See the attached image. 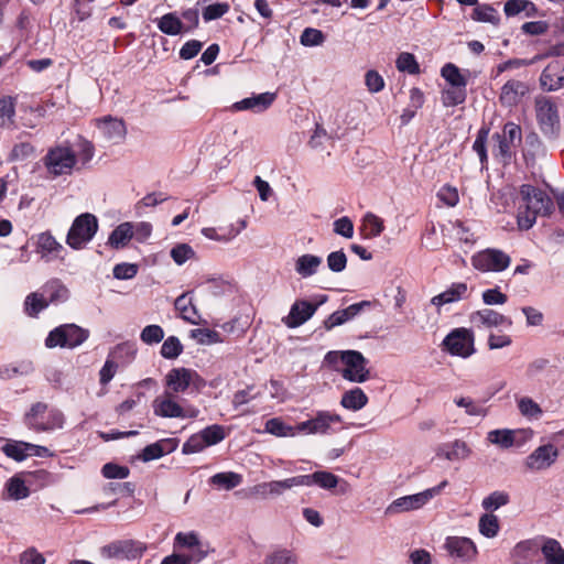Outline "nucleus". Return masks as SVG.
Masks as SVG:
<instances>
[{
    "label": "nucleus",
    "mask_w": 564,
    "mask_h": 564,
    "mask_svg": "<svg viewBox=\"0 0 564 564\" xmlns=\"http://www.w3.org/2000/svg\"><path fill=\"white\" fill-rule=\"evenodd\" d=\"M535 112L541 131L555 138L560 131L557 106L550 98L540 97L535 100Z\"/></svg>",
    "instance_id": "12"
},
{
    "label": "nucleus",
    "mask_w": 564,
    "mask_h": 564,
    "mask_svg": "<svg viewBox=\"0 0 564 564\" xmlns=\"http://www.w3.org/2000/svg\"><path fill=\"white\" fill-rule=\"evenodd\" d=\"M191 338H193L199 345H213L223 341L220 334L209 328L192 329Z\"/></svg>",
    "instance_id": "54"
},
{
    "label": "nucleus",
    "mask_w": 564,
    "mask_h": 564,
    "mask_svg": "<svg viewBox=\"0 0 564 564\" xmlns=\"http://www.w3.org/2000/svg\"><path fill=\"white\" fill-rule=\"evenodd\" d=\"M442 77L446 80L448 86L453 87H466L467 78L462 70L452 63L445 64L441 69Z\"/></svg>",
    "instance_id": "44"
},
{
    "label": "nucleus",
    "mask_w": 564,
    "mask_h": 564,
    "mask_svg": "<svg viewBox=\"0 0 564 564\" xmlns=\"http://www.w3.org/2000/svg\"><path fill=\"white\" fill-rule=\"evenodd\" d=\"M165 388L172 394L184 393L188 389L200 391L206 381L193 369L180 367L171 369L164 378Z\"/></svg>",
    "instance_id": "5"
},
{
    "label": "nucleus",
    "mask_w": 564,
    "mask_h": 564,
    "mask_svg": "<svg viewBox=\"0 0 564 564\" xmlns=\"http://www.w3.org/2000/svg\"><path fill=\"white\" fill-rule=\"evenodd\" d=\"M276 95L274 93H262L253 95L251 97L243 98L240 101L235 102L231 106L234 111H246L250 110L256 113L267 110L275 100Z\"/></svg>",
    "instance_id": "22"
},
{
    "label": "nucleus",
    "mask_w": 564,
    "mask_h": 564,
    "mask_svg": "<svg viewBox=\"0 0 564 564\" xmlns=\"http://www.w3.org/2000/svg\"><path fill=\"white\" fill-rule=\"evenodd\" d=\"M384 230L383 220L372 213H367L361 221L360 231L365 238L371 239L381 235Z\"/></svg>",
    "instance_id": "36"
},
{
    "label": "nucleus",
    "mask_w": 564,
    "mask_h": 564,
    "mask_svg": "<svg viewBox=\"0 0 564 564\" xmlns=\"http://www.w3.org/2000/svg\"><path fill=\"white\" fill-rule=\"evenodd\" d=\"M145 550L147 547L142 542L133 540L117 541L104 547V552L108 556L122 560L139 558Z\"/></svg>",
    "instance_id": "19"
},
{
    "label": "nucleus",
    "mask_w": 564,
    "mask_h": 564,
    "mask_svg": "<svg viewBox=\"0 0 564 564\" xmlns=\"http://www.w3.org/2000/svg\"><path fill=\"white\" fill-rule=\"evenodd\" d=\"M98 228V219L94 214H80L74 219L66 235V243L74 250H80L93 240Z\"/></svg>",
    "instance_id": "4"
},
{
    "label": "nucleus",
    "mask_w": 564,
    "mask_h": 564,
    "mask_svg": "<svg viewBox=\"0 0 564 564\" xmlns=\"http://www.w3.org/2000/svg\"><path fill=\"white\" fill-rule=\"evenodd\" d=\"M344 423L341 415L332 411L321 410L310 420L300 422L297 430L304 435H327L337 431L336 425Z\"/></svg>",
    "instance_id": "9"
},
{
    "label": "nucleus",
    "mask_w": 564,
    "mask_h": 564,
    "mask_svg": "<svg viewBox=\"0 0 564 564\" xmlns=\"http://www.w3.org/2000/svg\"><path fill=\"white\" fill-rule=\"evenodd\" d=\"M469 322L477 328H497L500 326L511 327L512 325L510 317L491 308H482L473 312L469 315Z\"/></svg>",
    "instance_id": "18"
},
{
    "label": "nucleus",
    "mask_w": 564,
    "mask_h": 564,
    "mask_svg": "<svg viewBox=\"0 0 564 564\" xmlns=\"http://www.w3.org/2000/svg\"><path fill=\"white\" fill-rule=\"evenodd\" d=\"M96 126L104 139L107 141L119 144L127 135V127L122 119L105 116L96 119Z\"/></svg>",
    "instance_id": "17"
},
{
    "label": "nucleus",
    "mask_w": 564,
    "mask_h": 564,
    "mask_svg": "<svg viewBox=\"0 0 564 564\" xmlns=\"http://www.w3.org/2000/svg\"><path fill=\"white\" fill-rule=\"evenodd\" d=\"M20 564H45L44 555L36 547L30 546L20 554Z\"/></svg>",
    "instance_id": "64"
},
{
    "label": "nucleus",
    "mask_w": 564,
    "mask_h": 564,
    "mask_svg": "<svg viewBox=\"0 0 564 564\" xmlns=\"http://www.w3.org/2000/svg\"><path fill=\"white\" fill-rule=\"evenodd\" d=\"M327 300L326 295H322L321 300L313 304L305 300H296L289 314L282 318L283 324L288 328H296L306 323L317 311L318 306L325 303Z\"/></svg>",
    "instance_id": "16"
},
{
    "label": "nucleus",
    "mask_w": 564,
    "mask_h": 564,
    "mask_svg": "<svg viewBox=\"0 0 564 564\" xmlns=\"http://www.w3.org/2000/svg\"><path fill=\"white\" fill-rule=\"evenodd\" d=\"M177 446L178 441L176 438H162L145 446L139 455V458L142 462L159 459L164 455L173 453Z\"/></svg>",
    "instance_id": "24"
},
{
    "label": "nucleus",
    "mask_w": 564,
    "mask_h": 564,
    "mask_svg": "<svg viewBox=\"0 0 564 564\" xmlns=\"http://www.w3.org/2000/svg\"><path fill=\"white\" fill-rule=\"evenodd\" d=\"M473 19L479 22H488L495 25L500 21L497 11L490 6L476 7L473 11Z\"/></svg>",
    "instance_id": "60"
},
{
    "label": "nucleus",
    "mask_w": 564,
    "mask_h": 564,
    "mask_svg": "<svg viewBox=\"0 0 564 564\" xmlns=\"http://www.w3.org/2000/svg\"><path fill=\"white\" fill-rule=\"evenodd\" d=\"M545 564H564V547L555 539H547L541 547Z\"/></svg>",
    "instance_id": "35"
},
{
    "label": "nucleus",
    "mask_w": 564,
    "mask_h": 564,
    "mask_svg": "<svg viewBox=\"0 0 564 564\" xmlns=\"http://www.w3.org/2000/svg\"><path fill=\"white\" fill-rule=\"evenodd\" d=\"M325 361L333 365L341 377L352 383H364L370 379L368 360L357 350L329 351Z\"/></svg>",
    "instance_id": "2"
},
{
    "label": "nucleus",
    "mask_w": 564,
    "mask_h": 564,
    "mask_svg": "<svg viewBox=\"0 0 564 564\" xmlns=\"http://www.w3.org/2000/svg\"><path fill=\"white\" fill-rule=\"evenodd\" d=\"M152 409L154 415L163 419H195L199 414V410L194 406H182L175 394L167 391L153 400Z\"/></svg>",
    "instance_id": "6"
},
{
    "label": "nucleus",
    "mask_w": 564,
    "mask_h": 564,
    "mask_svg": "<svg viewBox=\"0 0 564 564\" xmlns=\"http://www.w3.org/2000/svg\"><path fill=\"white\" fill-rule=\"evenodd\" d=\"M509 500L510 498L507 492L497 490L482 499L481 507L488 511L487 513H492V511L508 505Z\"/></svg>",
    "instance_id": "53"
},
{
    "label": "nucleus",
    "mask_w": 564,
    "mask_h": 564,
    "mask_svg": "<svg viewBox=\"0 0 564 564\" xmlns=\"http://www.w3.org/2000/svg\"><path fill=\"white\" fill-rule=\"evenodd\" d=\"M123 346H118L107 358L105 365L102 366L99 376H100V383L107 384L116 375L118 365L113 361V356L122 350Z\"/></svg>",
    "instance_id": "58"
},
{
    "label": "nucleus",
    "mask_w": 564,
    "mask_h": 564,
    "mask_svg": "<svg viewBox=\"0 0 564 564\" xmlns=\"http://www.w3.org/2000/svg\"><path fill=\"white\" fill-rule=\"evenodd\" d=\"M183 351L180 339L175 336L167 337L161 346V355L166 359H175Z\"/></svg>",
    "instance_id": "59"
},
{
    "label": "nucleus",
    "mask_w": 564,
    "mask_h": 564,
    "mask_svg": "<svg viewBox=\"0 0 564 564\" xmlns=\"http://www.w3.org/2000/svg\"><path fill=\"white\" fill-rule=\"evenodd\" d=\"M242 482V476L234 471L215 474L209 478V484L218 489L231 490Z\"/></svg>",
    "instance_id": "38"
},
{
    "label": "nucleus",
    "mask_w": 564,
    "mask_h": 564,
    "mask_svg": "<svg viewBox=\"0 0 564 564\" xmlns=\"http://www.w3.org/2000/svg\"><path fill=\"white\" fill-rule=\"evenodd\" d=\"M264 432L276 437H294L301 434L295 426L284 423L280 417H272L264 424Z\"/></svg>",
    "instance_id": "34"
},
{
    "label": "nucleus",
    "mask_w": 564,
    "mask_h": 564,
    "mask_svg": "<svg viewBox=\"0 0 564 564\" xmlns=\"http://www.w3.org/2000/svg\"><path fill=\"white\" fill-rule=\"evenodd\" d=\"M474 340L473 330L460 327L455 328L444 338L443 346L451 355L467 358L475 352Z\"/></svg>",
    "instance_id": "14"
},
{
    "label": "nucleus",
    "mask_w": 564,
    "mask_h": 564,
    "mask_svg": "<svg viewBox=\"0 0 564 564\" xmlns=\"http://www.w3.org/2000/svg\"><path fill=\"white\" fill-rule=\"evenodd\" d=\"M24 420L26 426L35 432H52L64 425L63 413L43 402L33 404Z\"/></svg>",
    "instance_id": "3"
},
{
    "label": "nucleus",
    "mask_w": 564,
    "mask_h": 564,
    "mask_svg": "<svg viewBox=\"0 0 564 564\" xmlns=\"http://www.w3.org/2000/svg\"><path fill=\"white\" fill-rule=\"evenodd\" d=\"M48 305V301L44 294V292H33L30 293L24 301V311L29 316H36L41 311L46 308Z\"/></svg>",
    "instance_id": "45"
},
{
    "label": "nucleus",
    "mask_w": 564,
    "mask_h": 564,
    "mask_svg": "<svg viewBox=\"0 0 564 564\" xmlns=\"http://www.w3.org/2000/svg\"><path fill=\"white\" fill-rule=\"evenodd\" d=\"M527 91L528 87L524 83L511 79L502 86L500 101L502 105L508 107L514 106L520 102Z\"/></svg>",
    "instance_id": "27"
},
{
    "label": "nucleus",
    "mask_w": 564,
    "mask_h": 564,
    "mask_svg": "<svg viewBox=\"0 0 564 564\" xmlns=\"http://www.w3.org/2000/svg\"><path fill=\"white\" fill-rule=\"evenodd\" d=\"M301 479H304L302 487L317 485L324 489H333L339 482V478L336 475L328 471H315L312 475H301Z\"/></svg>",
    "instance_id": "33"
},
{
    "label": "nucleus",
    "mask_w": 564,
    "mask_h": 564,
    "mask_svg": "<svg viewBox=\"0 0 564 564\" xmlns=\"http://www.w3.org/2000/svg\"><path fill=\"white\" fill-rule=\"evenodd\" d=\"M365 85L370 94H377L383 90L386 83L377 70L369 69L365 74Z\"/></svg>",
    "instance_id": "62"
},
{
    "label": "nucleus",
    "mask_w": 564,
    "mask_h": 564,
    "mask_svg": "<svg viewBox=\"0 0 564 564\" xmlns=\"http://www.w3.org/2000/svg\"><path fill=\"white\" fill-rule=\"evenodd\" d=\"M15 99L10 96L0 98V126L11 128L14 123Z\"/></svg>",
    "instance_id": "46"
},
{
    "label": "nucleus",
    "mask_w": 564,
    "mask_h": 564,
    "mask_svg": "<svg viewBox=\"0 0 564 564\" xmlns=\"http://www.w3.org/2000/svg\"><path fill=\"white\" fill-rule=\"evenodd\" d=\"M395 66L399 72L409 73L411 75L419 74L420 72L415 56L408 52H403L398 56Z\"/></svg>",
    "instance_id": "57"
},
{
    "label": "nucleus",
    "mask_w": 564,
    "mask_h": 564,
    "mask_svg": "<svg viewBox=\"0 0 564 564\" xmlns=\"http://www.w3.org/2000/svg\"><path fill=\"white\" fill-rule=\"evenodd\" d=\"M478 530L487 539L496 538L500 530L498 517L487 512L481 514L478 521Z\"/></svg>",
    "instance_id": "41"
},
{
    "label": "nucleus",
    "mask_w": 564,
    "mask_h": 564,
    "mask_svg": "<svg viewBox=\"0 0 564 564\" xmlns=\"http://www.w3.org/2000/svg\"><path fill=\"white\" fill-rule=\"evenodd\" d=\"M322 263L321 257L305 253L295 260L294 270L301 278L306 279L316 274Z\"/></svg>",
    "instance_id": "29"
},
{
    "label": "nucleus",
    "mask_w": 564,
    "mask_h": 564,
    "mask_svg": "<svg viewBox=\"0 0 564 564\" xmlns=\"http://www.w3.org/2000/svg\"><path fill=\"white\" fill-rule=\"evenodd\" d=\"M48 303H62L68 299V289L57 279L51 280L43 286Z\"/></svg>",
    "instance_id": "37"
},
{
    "label": "nucleus",
    "mask_w": 564,
    "mask_h": 564,
    "mask_svg": "<svg viewBox=\"0 0 564 564\" xmlns=\"http://www.w3.org/2000/svg\"><path fill=\"white\" fill-rule=\"evenodd\" d=\"M454 403L458 408L465 409V413L470 416H480L485 417L488 413L487 408H485L479 402L475 401L469 397H459L454 400Z\"/></svg>",
    "instance_id": "50"
},
{
    "label": "nucleus",
    "mask_w": 564,
    "mask_h": 564,
    "mask_svg": "<svg viewBox=\"0 0 564 564\" xmlns=\"http://www.w3.org/2000/svg\"><path fill=\"white\" fill-rule=\"evenodd\" d=\"M447 480H443L440 485L429 488L424 491L403 496L395 500H393L387 508V513L389 514H398L402 512H409L413 510L421 509L425 506L431 499L435 496L440 495L441 491L447 486Z\"/></svg>",
    "instance_id": "8"
},
{
    "label": "nucleus",
    "mask_w": 564,
    "mask_h": 564,
    "mask_svg": "<svg viewBox=\"0 0 564 564\" xmlns=\"http://www.w3.org/2000/svg\"><path fill=\"white\" fill-rule=\"evenodd\" d=\"M326 40L325 34L314 28H306L300 36V43L305 47L323 45Z\"/></svg>",
    "instance_id": "55"
},
{
    "label": "nucleus",
    "mask_w": 564,
    "mask_h": 564,
    "mask_svg": "<svg viewBox=\"0 0 564 564\" xmlns=\"http://www.w3.org/2000/svg\"><path fill=\"white\" fill-rule=\"evenodd\" d=\"M133 237V224L126 221L117 226L108 238V245L113 249L124 248Z\"/></svg>",
    "instance_id": "32"
},
{
    "label": "nucleus",
    "mask_w": 564,
    "mask_h": 564,
    "mask_svg": "<svg viewBox=\"0 0 564 564\" xmlns=\"http://www.w3.org/2000/svg\"><path fill=\"white\" fill-rule=\"evenodd\" d=\"M487 441L501 449L512 447L511 429H497L487 433Z\"/></svg>",
    "instance_id": "52"
},
{
    "label": "nucleus",
    "mask_w": 564,
    "mask_h": 564,
    "mask_svg": "<svg viewBox=\"0 0 564 564\" xmlns=\"http://www.w3.org/2000/svg\"><path fill=\"white\" fill-rule=\"evenodd\" d=\"M303 482H304V479H301V475L285 478L282 480H271V481H269L270 494H271L272 498L279 497V496L283 495L286 490H291L295 487H302Z\"/></svg>",
    "instance_id": "48"
},
{
    "label": "nucleus",
    "mask_w": 564,
    "mask_h": 564,
    "mask_svg": "<svg viewBox=\"0 0 564 564\" xmlns=\"http://www.w3.org/2000/svg\"><path fill=\"white\" fill-rule=\"evenodd\" d=\"M200 434L207 447L220 443L226 437L225 427L218 424L205 427L200 431Z\"/></svg>",
    "instance_id": "56"
},
{
    "label": "nucleus",
    "mask_w": 564,
    "mask_h": 564,
    "mask_svg": "<svg viewBox=\"0 0 564 564\" xmlns=\"http://www.w3.org/2000/svg\"><path fill=\"white\" fill-rule=\"evenodd\" d=\"M170 256L177 265L196 260V252L188 243H176L170 251Z\"/></svg>",
    "instance_id": "51"
},
{
    "label": "nucleus",
    "mask_w": 564,
    "mask_h": 564,
    "mask_svg": "<svg viewBox=\"0 0 564 564\" xmlns=\"http://www.w3.org/2000/svg\"><path fill=\"white\" fill-rule=\"evenodd\" d=\"M1 451L9 458L22 462L29 457V443L10 440L1 447Z\"/></svg>",
    "instance_id": "42"
},
{
    "label": "nucleus",
    "mask_w": 564,
    "mask_h": 564,
    "mask_svg": "<svg viewBox=\"0 0 564 564\" xmlns=\"http://www.w3.org/2000/svg\"><path fill=\"white\" fill-rule=\"evenodd\" d=\"M4 499L22 500L30 496V489L21 475L9 478L4 485Z\"/></svg>",
    "instance_id": "30"
},
{
    "label": "nucleus",
    "mask_w": 564,
    "mask_h": 564,
    "mask_svg": "<svg viewBox=\"0 0 564 564\" xmlns=\"http://www.w3.org/2000/svg\"><path fill=\"white\" fill-rule=\"evenodd\" d=\"M517 408L520 414L530 421L540 420L544 413L540 404L530 397L517 399Z\"/></svg>",
    "instance_id": "40"
},
{
    "label": "nucleus",
    "mask_w": 564,
    "mask_h": 564,
    "mask_svg": "<svg viewBox=\"0 0 564 564\" xmlns=\"http://www.w3.org/2000/svg\"><path fill=\"white\" fill-rule=\"evenodd\" d=\"M88 338V330L75 325L65 324L50 332L45 339L48 348H75L82 345Z\"/></svg>",
    "instance_id": "10"
},
{
    "label": "nucleus",
    "mask_w": 564,
    "mask_h": 564,
    "mask_svg": "<svg viewBox=\"0 0 564 564\" xmlns=\"http://www.w3.org/2000/svg\"><path fill=\"white\" fill-rule=\"evenodd\" d=\"M44 164L54 176L68 174L76 164V154L69 147L57 145L48 150Z\"/></svg>",
    "instance_id": "13"
},
{
    "label": "nucleus",
    "mask_w": 564,
    "mask_h": 564,
    "mask_svg": "<svg viewBox=\"0 0 564 564\" xmlns=\"http://www.w3.org/2000/svg\"><path fill=\"white\" fill-rule=\"evenodd\" d=\"M510 257L498 249H486L471 257L473 267L481 272H501L510 265Z\"/></svg>",
    "instance_id": "15"
},
{
    "label": "nucleus",
    "mask_w": 564,
    "mask_h": 564,
    "mask_svg": "<svg viewBox=\"0 0 564 564\" xmlns=\"http://www.w3.org/2000/svg\"><path fill=\"white\" fill-rule=\"evenodd\" d=\"M163 338V328L155 324L145 326L140 334V339L147 345L159 344Z\"/></svg>",
    "instance_id": "61"
},
{
    "label": "nucleus",
    "mask_w": 564,
    "mask_h": 564,
    "mask_svg": "<svg viewBox=\"0 0 564 564\" xmlns=\"http://www.w3.org/2000/svg\"><path fill=\"white\" fill-rule=\"evenodd\" d=\"M466 87L448 86L442 90V102L445 107L458 106L466 100Z\"/></svg>",
    "instance_id": "49"
},
{
    "label": "nucleus",
    "mask_w": 564,
    "mask_h": 564,
    "mask_svg": "<svg viewBox=\"0 0 564 564\" xmlns=\"http://www.w3.org/2000/svg\"><path fill=\"white\" fill-rule=\"evenodd\" d=\"M470 290L465 282H454L442 293L433 296L430 301L431 305L435 306L440 313L442 307L447 304H453L468 299Z\"/></svg>",
    "instance_id": "21"
},
{
    "label": "nucleus",
    "mask_w": 564,
    "mask_h": 564,
    "mask_svg": "<svg viewBox=\"0 0 564 564\" xmlns=\"http://www.w3.org/2000/svg\"><path fill=\"white\" fill-rule=\"evenodd\" d=\"M263 564H299V557L292 550L280 547L269 553Z\"/></svg>",
    "instance_id": "47"
},
{
    "label": "nucleus",
    "mask_w": 564,
    "mask_h": 564,
    "mask_svg": "<svg viewBox=\"0 0 564 564\" xmlns=\"http://www.w3.org/2000/svg\"><path fill=\"white\" fill-rule=\"evenodd\" d=\"M175 308L180 312L181 317L191 324L199 323V315L192 303V300L186 295L182 294L175 300Z\"/></svg>",
    "instance_id": "39"
},
{
    "label": "nucleus",
    "mask_w": 564,
    "mask_h": 564,
    "mask_svg": "<svg viewBox=\"0 0 564 564\" xmlns=\"http://www.w3.org/2000/svg\"><path fill=\"white\" fill-rule=\"evenodd\" d=\"M521 203L518 209V226L522 230L533 227L539 216H546L553 208L551 197L542 189L524 184L520 188Z\"/></svg>",
    "instance_id": "1"
},
{
    "label": "nucleus",
    "mask_w": 564,
    "mask_h": 564,
    "mask_svg": "<svg viewBox=\"0 0 564 564\" xmlns=\"http://www.w3.org/2000/svg\"><path fill=\"white\" fill-rule=\"evenodd\" d=\"M558 456L560 451L554 444H541L523 459V468L532 474L546 471L555 465Z\"/></svg>",
    "instance_id": "11"
},
{
    "label": "nucleus",
    "mask_w": 564,
    "mask_h": 564,
    "mask_svg": "<svg viewBox=\"0 0 564 564\" xmlns=\"http://www.w3.org/2000/svg\"><path fill=\"white\" fill-rule=\"evenodd\" d=\"M159 30L167 35H177L184 31V24L176 13H166L158 21Z\"/></svg>",
    "instance_id": "43"
},
{
    "label": "nucleus",
    "mask_w": 564,
    "mask_h": 564,
    "mask_svg": "<svg viewBox=\"0 0 564 564\" xmlns=\"http://www.w3.org/2000/svg\"><path fill=\"white\" fill-rule=\"evenodd\" d=\"M471 451L466 442L456 440L453 443L438 448L437 456L447 460H463L469 457Z\"/></svg>",
    "instance_id": "31"
},
{
    "label": "nucleus",
    "mask_w": 564,
    "mask_h": 564,
    "mask_svg": "<svg viewBox=\"0 0 564 564\" xmlns=\"http://www.w3.org/2000/svg\"><path fill=\"white\" fill-rule=\"evenodd\" d=\"M347 265V257L343 250L333 251L327 256V267L335 273L343 272Z\"/></svg>",
    "instance_id": "63"
},
{
    "label": "nucleus",
    "mask_w": 564,
    "mask_h": 564,
    "mask_svg": "<svg viewBox=\"0 0 564 564\" xmlns=\"http://www.w3.org/2000/svg\"><path fill=\"white\" fill-rule=\"evenodd\" d=\"M368 402L369 399L364 390L359 387H355L341 394L339 404L348 411L357 412L362 410Z\"/></svg>",
    "instance_id": "28"
},
{
    "label": "nucleus",
    "mask_w": 564,
    "mask_h": 564,
    "mask_svg": "<svg viewBox=\"0 0 564 564\" xmlns=\"http://www.w3.org/2000/svg\"><path fill=\"white\" fill-rule=\"evenodd\" d=\"M445 549L451 556L462 562L474 561L478 553L475 543L465 536H448L445 541Z\"/></svg>",
    "instance_id": "20"
},
{
    "label": "nucleus",
    "mask_w": 564,
    "mask_h": 564,
    "mask_svg": "<svg viewBox=\"0 0 564 564\" xmlns=\"http://www.w3.org/2000/svg\"><path fill=\"white\" fill-rule=\"evenodd\" d=\"M36 250L43 259L51 261L61 258L64 247L51 232H42L37 236Z\"/></svg>",
    "instance_id": "26"
},
{
    "label": "nucleus",
    "mask_w": 564,
    "mask_h": 564,
    "mask_svg": "<svg viewBox=\"0 0 564 564\" xmlns=\"http://www.w3.org/2000/svg\"><path fill=\"white\" fill-rule=\"evenodd\" d=\"M492 140L495 141L492 153L503 162H508L522 142L521 127L514 122H507L502 132L495 133Z\"/></svg>",
    "instance_id": "7"
},
{
    "label": "nucleus",
    "mask_w": 564,
    "mask_h": 564,
    "mask_svg": "<svg viewBox=\"0 0 564 564\" xmlns=\"http://www.w3.org/2000/svg\"><path fill=\"white\" fill-rule=\"evenodd\" d=\"M370 306L369 301H361L359 303H355L349 305L348 307L344 310H338L330 314L325 321H324V327L326 329H332L336 326L343 325L344 323L352 319L355 316H357L364 307Z\"/></svg>",
    "instance_id": "25"
},
{
    "label": "nucleus",
    "mask_w": 564,
    "mask_h": 564,
    "mask_svg": "<svg viewBox=\"0 0 564 564\" xmlns=\"http://www.w3.org/2000/svg\"><path fill=\"white\" fill-rule=\"evenodd\" d=\"M540 82L541 86L549 91L564 87V63L560 61L550 63L543 69Z\"/></svg>",
    "instance_id": "23"
}]
</instances>
